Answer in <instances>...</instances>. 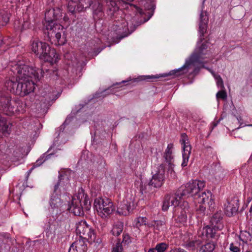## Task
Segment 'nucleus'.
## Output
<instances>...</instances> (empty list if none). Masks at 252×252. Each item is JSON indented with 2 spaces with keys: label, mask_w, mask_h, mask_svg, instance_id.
<instances>
[{
  "label": "nucleus",
  "mask_w": 252,
  "mask_h": 252,
  "mask_svg": "<svg viewBox=\"0 0 252 252\" xmlns=\"http://www.w3.org/2000/svg\"><path fill=\"white\" fill-rule=\"evenodd\" d=\"M183 201L179 198L175 193L172 195H166L163 202L162 209L163 211H167L169 206H174V207H178L180 204L182 203Z\"/></svg>",
  "instance_id": "aec40b11"
},
{
  "label": "nucleus",
  "mask_w": 252,
  "mask_h": 252,
  "mask_svg": "<svg viewBox=\"0 0 252 252\" xmlns=\"http://www.w3.org/2000/svg\"><path fill=\"white\" fill-rule=\"evenodd\" d=\"M135 203L133 200L128 201L127 199L124 200L117 208V213L121 215L127 216L134 209Z\"/></svg>",
  "instance_id": "6ab92c4d"
},
{
  "label": "nucleus",
  "mask_w": 252,
  "mask_h": 252,
  "mask_svg": "<svg viewBox=\"0 0 252 252\" xmlns=\"http://www.w3.org/2000/svg\"><path fill=\"white\" fill-rule=\"evenodd\" d=\"M4 84L6 90L13 94L21 96L28 94L27 85H26L25 81L20 82L18 80H6Z\"/></svg>",
  "instance_id": "4468645a"
},
{
  "label": "nucleus",
  "mask_w": 252,
  "mask_h": 252,
  "mask_svg": "<svg viewBox=\"0 0 252 252\" xmlns=\"http://www.w3.org/2000/svg\"><path fill=\"white\" fill-rule=\"evenodd\" d=\"M173 149V144L170 143L168 144L167 147L165 151L164 154V158L165 161L168 163V164L173 163L174 159V156L172 155V150Z\"/></svg>",
  "instance_id": "cd10ccee"
},
{
  "label": "nucleus",
  "mask_w": 252,
  "mask_h": 252,
  "mask_svg": "<svg viewBox=\"0 0 252 252\" xmlns=\"http://www.w3.org/2000/svg\"><path fill=\"white\" fill-rule=\"evenodd\" d=\"M94 207L98 215L104 219L109 217L115 210L113 203L106 197L95 198L94 201Z\"/></svg>",
  "instance_id": "9b49d317"
},
{
  "label": "nucleus",
  "mask_w": 252,
  "mask_h": 252,
  "mask_svg": "<svg viewBox=\"0 0 252 252\" xmlns=\"http://www.w3.org/2000/svg\"><path fill=\"white\" fill-rule=\"evenodd\" d=\"M41 96L40 100L43 102L45 106L50 105L51 102L55 100L60 95L59 94L55 95L53 93L50 92L48 93L46 92L43 93H41Z\"/></svg>",
  "instance_id": "bb28decb"
},
{
  "label": "nucleus",
  "mask_w": 252,
  "mask_h": 252,
  "mask_svg": "<svg viewBox=\"0 0 252 252\" xmlns=\"http://www.w3.org/2000/svg\"><path fill=\"white\" fill-rule=\"evenodd\" d=\"M17 0L19 3H23V2H24L25 1V0Z\"/></svg>",
  "instance_id": "e2e57ef3"
},
{
  "label": "nucleus",
  "mask_w": 252,
  "mask_h": 252,
  "mask_svg": "<svg viewBox=\"0 0 252 252\" xmlns=\"http://www.w3.org/2000/svg\"><path fill=\"white\" fill-rule=\"evenodd\" d=\"M205 185L203 181L193 180L181 186L176 193L181 201H184V199L193 196L196 200L198 195L201 194L200 190L204 188Z\"/></svg>",
  "instance_id": "423d86ee"
},
{
  "label": "nucleus",
  "mask_w": 252,
  "mask_h": 252,
  "mask_svg": "<svg viewBox=\"0 0 252 252\" xmlns=\"http://www.w3.org/2000/svg\"><path fill=\"white\" fill-rule=\"evenodd\" d=\"M180 142L182 145V157L183 161L182 166H187L190 157L191 147L189 142L188 136L186 133H182Z\"/></svg>",
  "instance_id": "f3484780"
},
{
  "label": "nucleus",
  "mask_w": 252,
  "mask_h": 252,
  "mask_svg": "<svg viewBox=\"0 0 252 252\" xmlns=\"http://www.w3.org/2000/svg\"><path fill=\"white\" fill-rule=\"evenodd\" d=\"M62 16L61 10L58 7L47 10L45 13V39L57 45H63L66 42L63 27L55 22Z\"/></svg>",
  "instance_id": "f03ea898"
},
{
  "label": "nucleus",
  "mask_w": 252,
  "mask_h": 252,
  "mask_svg": "<svg viewBox=\"0 0 252 252\" xmlns=\"http://www.w3.org/2000/svg\"><path fill=\"white\" fill-rule=\"evenodd\" d=\"M107 12L109 14L112 15L119 9L117 2L114 0H105Z\"/></svg>",
  "instance_id": "c756f323"
},
{
  "label": "nucleus",
  "mask_w": 252,
  "mask_h": 252,
  "mask_svg": "<svg viewBox=\"0 0 252 252\" xmlns=\"http://www.w3.org/2000/svg\"><path fill=\"white\" fill-rule=\"evenodd\" d=\"M40 69H35L25 64H16L12 66L8 72L9 79H39Z\"/></svg>",
  "instance_id": "0eeeda50"
},
{
  "label": "nucleus",
  "mask_w": 252,
  "mask_h": 252,
  "mask_svg": "<svg viewBox=\"0 0 252 252\" xmlns=\"http://www.w3.org/2000/svg\"><path fill=\"white\" fill-rule=\"evenodd\" d=\"M225 213L228 217L235 215L238 210L239 199L237 196H234L230 200L228 201L227 204L225 205Z\"/></svg>",
  "instance_id": "412c9836"
},
{
  "label": "nucleus",
  "mask_w": 252,
  "mask_h": 252,
  "mask_svg": "<svg viewBox=\"0 0 252 252\" xmlns=\"http://www.w3.org/2000/svg\"><path fill=\"white\" fill-rule=\"evenodd\" d=\"M28 105L27 102L24 103L19 100L11 102V97L7 95L0 96V110L6 115L10 116L17 112L23 113Z\"/></svg>",
  "instance_id": "1a4fd4ad"
},
{
  "label": "nucleus",
  "mask_w": 252,
  "mask_h": 252,
  "mask_svg": "<svg viewBox=\"0 0 252 252\" xmlns=\"http://www.w3.org/2000/svg\"><path fill=\"white\" fill-rule=\"evenodd\" d=\"M245 126H252V124H250V125H244Z\"/></svg>",
  "instance_id": "69168bd1"
},
{
  "label": "nucleus",
  "mask_w": 252,
  "mask_h": 252,
  "mask_svg": "<svg viewBox=\"0 0 252 252\" xmlns=\"http://www.w3.org/2000/svg\"><path fill=\"white\" fill-rule=\"evenodd\" d=\"M30 24L28 21H24L22 24L21 29L24 30L30 28Z\"/></svg>",
  "instance_id": "864d4df0"
},
{
  "label": "nucleus",
  "mask_w": 252,
  "mask_h": 252,
  "mask_svg": "<svg viewBox=\"0 0 252 252\" xmlns=\"http://www.w3.org/2000/svg\"><path fill=\"white\" fill-rule=\"evenodd\" d=\"M196 202L199 204H205L207 202L210 211L213 212L215 210V202L210 191L201 192V194H199L196 198Z\"/></svg>",
  "instance_id": "a211bd4d"
},
{
  "label": "nucleus",
  "mask_w": 252,
  "mask_h": 252,
  "mask_svg": "<svg viewBox=\"0 0 252 252\" xmlns=\"http://www.w3.org/2000/svg\"><path fill=\"white\" fill-rule=\"evenodd\" d=\"M23 81H25L26 85H27L28 94L34 91L35 87H37V85L33 81V80H23Z\"/></svg>",
  "instance_id": "4c0bfd02"
},
{
  "label": "nucleus",
  "mask_w": 252,
  "mask_h": 252,
  "mask_svg": "<svg viewBox=\"0 0 252 252\" xmlns=\"http://www.w3.org/2000/svg\"><path fill=\"white\" fill-rule=\"evenodd\" d=\"M206 206L203 204L199 205L196 209L197 217H202L205 215Z\"/></svg>",
  "instance_id": "79ce46f5"
},
{
  "label": "nucleus",
  "mask_w": 252,
  "mask_h": 252,
  "mask_svg": "<svg viewBox=\"0 0 252 252\" xmlns=\"http://www.w3.org/2000/svg\"><path fill=\"white\" fill-rule=\"evenodd\" d=\"M10 14L5 9H0V25L5 26L9 20Z\"/></svg>",
  "instance_id": "473e14b6"
},
{
  "label": "nucleus",
  "mask_w": 252,
  "mask_h": 252,
  "mask_svg": "<svg viewBox=\"0 0 252 252\" xmlns=\"http://www.w3.org/2000/svg\"><path fill=\"white\" fill-rule=\"evenodd\" d=\"M112 252H123V245L120 241L113 246Z\"/></svg>",
  "instance_id": "37998d69"
},
{
  "label": "nucleus",
  "mask_w": 252,
  "mask_h": 252,
  "mask_svg": "<svg viewBox=\"0 0 252 252\" xmlns=\"http://www.w3.org/2000/svg\"><path fill=\"white\" fill-rule=\"evenodd\" d=\"M240 238L243 242L249 243L252 240V236L249 232L245 231L241 233Z\"/></svg>",
  "instance_id": "58836bf2"
},
{
  "label": "nucleus",
  "mask_w": 252,
  "mask_h": 252,
  "mask_svg": "<svg viewBox=\"0 0 252 252\" xmlns=\"http://www.w3.org/2000/svg\"><path fill=\"white\" fill-rule=\"evenodd\" d=\"M131 9L135 13V16L132 18L133 22H135V24L138 26L146 22L148 20H146L143 17L145 14L143 10L138 7L137 6L131 4L130 5Z\"/></svg>",
  "instance_id": "4be33fe9"
},
{
  "label": "nucleus",
  "mask_w": 252,
  "mask_h": 252,
  "mask_svg": "<svg viewBox=\"0 0 252 252\" xmlns=\"http://www.w3.org/2000/svg\"><path fill=\"white\" fill-rule=\"evenodd\" d=\"M91 202L88 196L82 188L78 189L77 194L74 196L71 203L68 204V210L75 216H81L84 211H88L91 208Z\"/></svg>",
  "instance_id": "39448f33"
},
{
  "label": "nucleus",
  "mask_w": 252,
  "mask_h": 252,
  "mask_svg": "<svg viewBox=\"0 0 252 252\" xmlns=\"http://www.w3.org/2000/svg\"><path fill=\"white\" fill-rule=\"evenodd\" d=\"M208 42L206 41L196 48L194 52L185 60L184 65L178 68L172 70L168 73H161L152 75H140L134 77L132 79H159V78L167 77L169 76H172L174 77H194L197 75L201 68H204L209 70L215 78V79H221L216 77L213 71L211 69L206 67L204 64L208 63L206 59L209 57L208 51L206 50L208 47Z\"/></svg>",
  "instance_id": "f257e3e1"
},
{
  "label": "nucleus",
  "mask_w": 252,
  "mask_h": 252,
  "mask_svg": "<svg viewBox=\"0 0 252 252\" xmlns=\"http://www.w3.org/2000/svg\"><path fill=\"white\" fill-rule=\"evenodd\" d=\"M217 98H221L225 99L227 97L226 92L225 90H220L216 94Z\"/></svg>",
  "instance_id": "a18cd8bd"
},
{
  "label": "nucleus",
  "mask_w": 252,
  "mask_h": 252,
  "mask_svg": "<svg viewBox=\"0 0 252 252\" xmlns=\"http://www.w3.org/2000/svg\"><path fill=\"white\" fill-rule=\"evenodd\" d=\"M31 43L32 52L38 56L41 60L51 64L56 63L58 61L59 56L56 50L51 48L46 43L39 41L38 40H33Z\"/></svg>",
  "instance_id": "7ed1b4c3"
},
{
  "label": "nucleus",
  "mask_w": 252,
  "mask_h": 252,
  "mask_svg": "<svg viewBox=\"0 0 252 252\" xmlns=\"http://www.w3.org/2000/svg\"><path fill=\"white\" fill-rule=\"evenodd\" d=\"M169 252H187L184 249L181 248H174L171 249Z\"/></svg>",
  "instance_id": "603ef678"
},
{
  "label": "nucleus",
  "mask_w": 252,
  "mask_h": 252,
  "mask_svg": "<svg viewBox=\"0 0 252 252\" xmlns=\"http://www.w3.org/2000/svg\"><path fill=\"white\" fill-rule=\"evenodd\" d=\"M222 119V118L221 117L219 119V120L218 121H217V122H214L213 124V127L212 128V129H213L215 127L217 126L218 124H219V123L221 121V120Z\"/></svg>",
  "instance_id": "bf43d9fd"
},
{
  "label": "nucleus",
  "mask_w": 252,
  "mask_h": 252,
  "mask_svg": "<svg viewBox=\"0 0 252 252\" xmlns=\"http://www.w3.org/2000/svg\"><path fill=\"white\" fill-rule=\"evenodd\" d=\"M72 117L68 116L65 119L63 124L60 127V130L63 131L64 129L65 126L68 125L70 122L72 121Z\"/></svg>",
  "instance_id": "49530a36"
},
{
  "label": "nucleus",
  "mask_w": 252,
  "mask_h": 252,
  "mask_svg": "<svg viewBox=\"0 0 252 252\" xmlns=\"http://www.w3.org/2000/svg\"><path fill=\"white\" fill-rule=\"evenodd\" d=\"M65 180L67 181L68 178L62 175L59 177V182L55 185L53 192L51 194L49 201V205L53 214L56 215L60 214L62 212V208L63 206V202L61 199L60 191L59 188L60 186L63 187V182L62 180Z\"/></svg>",
  "instance_id": "9d476101"
},
{
  "label": "nucleus",
  "mask_w": 252,
  "mask_h": 252,
  "mask_svg": "<svg viewBox=\"0 0 252 252\" xmlns=\"http://www.w3.org/2000/svg\"><path fill=\"white\" fill-rule=\"evenodd\" d=\"M132 80H123V81L120 83H116V84H114L112 86L109 87L108 89L104 90L103 91H98L96 92L92 98L91 99H98L99 100H101L103 99L104 97L106 96L107 95L110 94H114L117 91H115V90L118 88H121L123 85H125L126 83L131 81ZM134 82L137 81L138 80H133Z\"/></svg>",
  "instance_id": "dca6fc26"
},
{
  "label": "nucleus",
  "mask_w": 252,
  "mask_h": 252,
  "mask_svg": "<svg viewBox=\"0 0 252 252\" xmlns=\"http://www.w3.org/2000/svg\"><path fill=\"white\" fill-rule=\"evenodd\" d=\"M189 205L187 201H183L182 203L177 207V209L180 210L181 214L179 216V221L181 222H186L187 219V213L189 212Z\"/></svg>",
  "instance_id": "b1692460"
},
{
  "label": "nucleus",
  "mask_w": 252,
  "mask_h": 252,
  "mask_svg": "<svg viewBox=\"0 0 252 252\" xmlns=\"http://www.w3.org/2000/svg\"><path fill=\"white\" fill-rule=\"evenodd\" d=\"M201 243L200 240H193L187 241L184 245L185 247L189 250H194L196 247L199 246Z\"/></svg>",
  "instance_id": "c9c22d12"
},
{
  "label": "nucleus",
  "mask_w": 252,
  "mask_h": 252,
  "mask_svg": "<svg viewBox=\"0 0 252 252\" xmlns=\"http://www.w3.org/2000/svg\"><path fill=\"white\" fill-rule=\"evenodd\" d=\"M229 249L232 252H240V248L235 246L233 243L230 244Z\"/></svg>",
  "instance_id": "3c124183"
},
{
  "label": "nucleus",
  "mask_w": 252,
  "mask_h": 252,
  "mask_svg": "<svg viewBox=\"0 0 252 252\" xmlns=\"http://www.w3.org/2000/svg\"><path fill=\"white\" fill-rule=\"evenodd\" d=\"M222 219V213L221 211H217L213 215L211 219L210 222L212 224L219 229L221 225V221Z\"/></svg>",
  "instance_id": "c85d7f7f"
},
{
  "label": "nucleus",
  "mask_w": 252,
  "mask_h": 252,
  "mask_svg": "<svg viewBox=\"0 0 252 252\" xmlns=\"http://www.w3.org/2000/svg\"><path fill=\"white\" fill-rule=\"evenodd\" d=\"M99 162H100V164L99 165V168L101 169L102 168H104V166L105 165V161L104 160V159L102 158H100L99 159Z\"/></svg>",
  "instance_id": "5fc2aeb1"
},
{
  "label": "nucleus",
  "mask_w": 252,
  "mask_h": 252,
  "mask_svg": "<svg viewBox=\"0 0 252 252\" xmlns=\"http://www.w3.org/2000/svg\"><path fill=\"white\" fill-rule=\"evenodd\" d=\"M123 228V223L120 221L117 222L114 225L111 232L113 235L118 236L122 232Z\"/></svg>",
  "instance_id": "f704fd0d"
},
{
  "label": "nucleus",
  "mask_w": 252,
  "mask_h": 252,
  "mask_svg": "<svg viewBox=\"0 0 252 252\" xmlns=\"http://www.w3.org/2000/svg\"><path fill=\"white\" fill-rule=\"evenodd\" d=\"M217 85L220 90H225L223 82V80H217Z\"/></svg>",
  "instance_id": "8fccbe9b"
},
{
  "label": "nucleus",
  "mask_w": 252,
  "mask_h": 252,
  "mask_svg": "<svg viewBox=\"0 0 252 252\" xmlns=\"http://www.w3.org/2000/svg\"><path fill=\"white\" fill-rule=\"evenodd\" d=\"M237 120L238 121L239 123H240V126L239 127H238L237 129H238L240 128V127L245 126L244 125H243V123L241 122V121H242V118L241 117H237Z\"/></svg>",
  "instance_id": "4d7b16f0"
},
{
  "label": "nucleus",
  "mask_w": 252,
  "mask_h": 252,
  "mask_svg": "<svg viewBox=\"0 0 252 252\" xmlns=\"http://www.w3.org/2000/svg\"><path fill=\"white\" fill-rule=\"evenodd\" d=\"M11 126V124L5 117L0 115V137L10 134ZM12 152V150L9 148H7L4 152L0 150V162L3 163L5 161L10 159Z\"/></svg>",
  "instance_id": "f8f14e48"
},
{
  "label": "nucleus",
  "mask_w": 252,
  "mask_h": 252,
  "mask_svg": "<svg viewBox=\"0 0 252 252\" xmlns=\"http://www.w3.org/2000/svg\"><path fill=\"white\" fill-rule=\"evenodd\" d=\"M109 36L112 41L118 43L120 40L129 35L133 31H130L128 28V23L121 17L113 22L110 30Z\"/></svg>",
  "instance_id": "6e6552de"
},
{
  "label": "nucleus",
  "mask_w": 252,
  "mask_h": 252,
  "mask_svg": "<svg viewBox=\"0 0 252 252\" xmlns=\"http://www.w3.org/2000/svg\"><path fill=\"white\" fill-rule=\"evenodd\" d=\"M64 234V230L60 229H56L54 231V235L57 236V239H61Z\"/></svg>",
  "instance_id": "de8ad7c7"
},
{
  "label": "nucleus",
  "mask_w": 252,
  "mask_h": 252,
  "mask_svg": "<svg viewBox=\"0 0 252 252\" xmlns=\"http://www.w3.org/2000/svg\"><path fill=\"white\" fill-rule=\"evenodd\" d=\"M87 246L84 240H76L70 246L68 252H87Z\"/></svg>",
  "instance_id": "5701e85b"
},
{
  "label": "nucleus",
  "mask_w": 252,
  "mask_h": 252,
  "mask_svg": "<svg viewBox=\"0 0 252 252\" xmlns=\"http://www.w3.org/2000/svg\"><path fill=\"white\" fill-rule=\"evenodd\" d=\"M95 0H71L67 5V10L73 16L77 12H81L90 8Z\"/></svg>",
  "instance_id": "2eb2a0df"
},
{
  "label": "nucleus",
  "mask_w": 252,
  "mask_h": 252,
  "mask_svg": "<svg viewBox=\"0 0 252 252\" xmlns=\"http://www.w3.org/2000/svg\"><path fill=\"white\" fill-rule=\"evenodd\" d=\"M81 74H81V71H79V73H78V77H81Z\"/></svg>",
  "instance_id": "338daca9"
},
{
  "label": "nucleus",
  "mask_w": 252,
  "mask_h": 252,
  "mask_svg": "<svg viewBox=\"0 0 252 252\" xmlns=\"http://www.w3.org/2000/svg\"><path fill=\"white\" fill-rule=\"evenodd\" d=\"M155 247L158 252H166L169 248V244L165 242H160L157 243Z\"/></svg>",
  "instance_id": "ea45409f"
},
{
  "label": "nucleus",
  "mask_w": 252,
  "mask_h": 252,
  "mask_svg": "<svg viewBox=\"0 0 252 252\" xmlns=\"http://www.w3.org/2000/svg\"><path fill=\"white\" fill-rule=\"evenodd\" d=\"M93 16L94 19H100L104 16V11L102 4L98 0H95L92 7Z\"/></svg>",
  "instance_id": "a878e982"
},
{
  "label": "nucleus",
  "mask_w": 252,
  "mask_h": 252,
  "mask_svg": "<svg viewBox=\"0 0 252 252\" xmlns=\"http://www.w3.org/2000/svg\"><path fill=\"white\" fill-rule=\"evenodd\" d=\"M102 225V229L103 230V229L105 227V223H103Z\"/></svg>",
  "instance_id": "0e129e2a"
},
{
  "label": "nucleus",
  "mask_w": 252,
  "mask_h": 252,
  "mask_svg": "<svg viewBox=\"0 0 252 252\" xmlns=\"http://www.w3.org/2000/svg\"><path fill=\"white\" fill-rule=\"evenodd\" d=\"M237 120L238 121L239 123H240V126L239 127H238L237 129H238L240 128V127L245 126L244 125H243V123L241 122V121H242V118L241 117H237Z\"/></svg>",
  "instance_id": "13d9d810"
},
{
  "label": "nucleus",
  "mask_w": 252,
  "mask_h": 252,
  "mask_svg": "<svg viewBox=\"0 0 252 252\" xmlns=\"http://www.w3.org/2000/svg\"><path fill=\"white\" fill-rule=\"evenodd\" d=\"M123 237V239L122 242H121L122 244L123 243H124L125 244H128L131 242L130 237L127 234L124 233Z\"/></svg>",
  "instance_id": "09e8293b"
},
{
  "label": "nucleus",
  "mask_w": 252,
  "mask_h": 252,
  "mask_svg": "<svg viewBox=\"0 0 252 252\" xmlns=\"http://www.w3.org/2000/svg\"><path fill=\"white\" fill-rule=\"evenodd\" d=\"M35 96L33 94H32L29 96V100L31 102H33L35 99Z\"/></svg>",
  "instance_id": "052dcab7"
},
{
  "label": "nucleus",
  "mask_w": 252,
  "mask_h": 252,
  "mask_svg": "<svg viewBox=\"0 0 252 252\" xmlns=\"http://www.w3.org/2000/svg\"><path fill=\"white\" fill-rule=\"evenodd\" d=\"M152 179L147 184V182L140 177L135 182V186L139 189L140 192L143 194L147 192V187H153L159 188L161 186L165 179V167L163 164H161L155 171L152 172Z\"/></svg>",
  "instance_id": "20e7f679"
},
{
  "label": "nucleus",
  "mask_w": 252,
  "mask_h": 252,
  "mask_svg": "<svg viewBox=\"0 0 252 252\" xmlns=\"http://www.w3.org/2000/svg\"><path fill=\"white\" fill-rule=\"evenodd\" d=\"M146 252H158L157 250H156V247L154 248H150L148 250V251Z\"/></svg>",
  "instance_id": "680f3d73"
},
{
  "label": "nucleus",
  "mask_w": 252,
  "mask_h": 252,
  "mask_svg": "<svg viewBox=\"0 0 252 252\" xmlns=\"http://www.w3.org/2000/svg\"><path fill=\"white\" fill-rule=\"evenodd\" d=\"M154 226L155 229L158 231H163L166 229L165 222L161 220H156Z\"/></svg>",
  "instance_id": "e433bc0d"
},
{
  "label": "nucleus",
  "mask_w": 252,
  "mask_h": 252,
  "mask_svg": "<svg viewBox=\"0 0 252 252\" xmlns=\"http://www.w3.org/2000/svg\"><path fill=\"white\" fill-rule=\"evenodd\" d=\"M35 167H37L36 166H35L34 164L33 165V166L27 172V176H26V179L28 180V178L29 177V176H30V174L31 173V172H32V171L33 170V169L34 168H35Z\"/></svg>",
  "instance_id": "6e6d98bb"
},
{
  "label": "nucleus",
  "mask_w": 252,
  "mask_h": 252,
  "mask_svg": "<svg viewBox=\"0 0 252 252\" xmlns=\"http://www.w3.org/2000/svg\"><path fill=\"white\" fill-rule=\"evenodd\" d=\"M75 231L77 235H79V239L94 241L95 238L94 230L84 220L76 222Z\"/></svg>",
  "instance_id": "ddd939ff"
},
{
  "label": "nucleus",
  "mask_w": 252,
  "mask_h": 252,
  "mask_svg": "<svg viewBox=\"0 0 252 252\" xmlns=\"http://www.w3.org/2000/svg\"><path fill=\"white\" fill-rule=\"evenodd\" d=\"M147 218L143 217H139L135 220V225L137 227H139L142 225H146Z\"/></svg>",
  "instance_id": "a19ab883"
},
{
  "label": "nucleus",
  "mask_w": 252,
  "mask_h": 252,
  "mask_svg": "<svg viewBox=\"0 0 252 252\" xmlns=\"http://www.w3.org/2000/svg\"><path fill=\"white\" fill-rule=\"evenodd\" d=\"M199 19V32L201 34V36L202 37L206 31L208 22V17L206 11H202L201 12Z\"/></svg>",
  "instance_id": "393cba45"
},
{
  "label": "nucleus",
  "mask_w": 252,
  "mask_h": 252,
  "mask_svg": "<svg viewBox=\"0 0 252 252\" xmlns=\"http://www.w3.org/2000/svg\"><path fill=\"white\" fill-rule=\"evenodd\" d=\"M216 247L213 242H209L202 245L198 249V252H213Z\"/></svg>",
  "instance_id": "2f4dec72"
},
{
  "label": "nucleus",
  "mask_w": 252,
  "mask_h": 252,
  "mask_svg": "<svg viewBox=\"0 0 252 252\" xmlns=\"http://www.w3.org/2000/svg\"><path fill=\"white\" fill-rule=\"evenodd\" d=\"M215 228L214 226L211 227L207 225L204 227L201 231V235L207 238L214 237L216 231Z\"/></svg>",
  "instance_id": "7c9ffc66"
},
{
  "label": "nucleus",
  "mask_w": 252,
  "mask_h": 252,
  "mask_svg": "<svg viewBox=\"0 0 252 252\" xmlns=\"http://www.w3.org/2000/svg\"><path fill=\"white\" fill-rule=\"evenodd\" d=\"M50 148L49 149L48 151L44 154H42L39 158L36 161V162L34 163V165L37 167L40 166L42 164H43L45 161L49 159L51 156H53V154H47V153L49 152Z\"/></svg>",
  "instance_id": "72a5a7b5"
},
{
  "label": "nucleus",
  "mask_w": 252,
  "mask_h": 252,
  "mask_svg": "<svg viewBox=\"0 0 252 252\" xmlns=\"http://www.w3.org/2000/svg\"><path fill=\"white\" fill-rule=\"evenodd\" d=\"M174 166V163H171V164H168V174L169 175H170V177L172 178H175L176 177V175L175 172L173 169Z\"/></svg>",
  "instance_id": "c03bdc74"
},
{
  "label": "nucleus",
  "mask_w": 252,
  "mask_h": 252,
  "mask_svg": "<svg viewBox=\"0 0 252 252\" xmlns=\"http://www.w3.org/2000/svg\"><path fill=\"white\" fill-rule=\"evenodd\" d=\"M243 170V169H242L240 170V173H241V174L242 175Z\"/></svg>",
  "instance_id": "774afa93"
}]
</instances>
